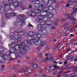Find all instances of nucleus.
Returning a JSON list of instances; mask_svg holds the SVG:
<instances>
[{
  "mask_svg": "<svg viewBox=\"0 0 77 77\" xmlns=\"http://www.w3.org/2000/svg\"><path fill=\"white\" fill-rule=\"evenodd\" d=\"M32 41L33 42V43L35 45H40V47H44L46 44L45 41L42 42L41 39L35 38L31 40H29L28 41H24L23 43H21L20 41H18V42H14L13 43L11 44V46H12V45H15H15L17 44V45H19V46H20L21 45H31L32 44Z\"/></svg>",
  "mask_w": 77,
  "mask_h": 77,
  "instance_id": "f257e3e1",
  "label": "nucleus"
},
{
  "mask_svg": "<svg viewBox=\"0 0 77 77\" xmlns=\"http://www.w3.org/2000/svg\"><path fill=\"white\" fill-rule=\"evenodd\" d=\"M12 69H14L15 70H16V69H17V67L15 66L12 67Z\"/></svg>",
  "mask_w": 77,
  "mask_h": 77,
  "instance_id": "4c0bfd02",
  "label": "nucleus"
},
{
  "mask_svg": "<svg viewBox=\"0 0 77 77\" xmlns=\"http://www.w3.org/2000/svg\"><path fill=\"white\" fill-rule=\"evenodd\" d=\"M42 53H41V51H39V54L38 55V56H41L42 55Z\"/></svg>",
  "mask_w": 77,
  "mask_h": 77,
  "instance_id": "58836bf2",
  "label": "nucleus"
},
{
  "mask_svg": "<svg viewBox=\"0 0 77 77\" xmlns=\"http://www.w3.org/2000/svg\"><path fill=\"white\" fill-rule=\"evenodd\" d=\"M70 20H71L72 21V22H74V21H75V19L73 17H72Z\"/></svg>",
  "mask_w": 77,
  "mask_h": 77,
  "instance_id": "bb28decb",
  "label": "nucleus"
},
{
  "mask_svg": "<svg viewBox=\"0 0 77 77\" xmlns=\"http://www.w3.org/2000/svg\"><path fill=\"white\" fill-rule=\"evenodd\" d=\"M5 16L7 18H9L10 17V14L8 13H7L5 14Z\"/></svg>",
  "mask_w": 77,
  "mask_h": 77,
  "instance_id": "4be33fe9",
  "label": "nucleus"
},
{
  "mask_svg": "<svg viewBox=\"0 0 77 77\" xmlns=\"http://www.w3.org/2000/svg\"><path fill=\"white\" fill-rule=\"evenodd\" d=\"M45 57H47L48 56H50V55L49 54L46 53L45 54Z\"/></svg>",
  "mask_w": 77,
  "mask_h": 77,
  "instance_id": "72a5a7b5",
  "label": "nucleus"
},
{
  "mask_svg": "<svg viewBox=\"0 0 77 77\" xmlns=\"http://www.w3.org/2000/svg\"><path fill=\"white\" fill-rule=\"evenodd\" d=\"M4 54V52L3 51H0V54Z\"/></svg>",
  "mask_w": 77,
  "mask_h": 77,
  "instance_id": "a19ab883",
  "label": "nucleus"
},
{
  "mask_svg": "<svg viewBox=\"0 0 77 77\" xmlns=\"http://www.w3.org/2000/svg\"><path fill=\"white\" fill-rule=\"evenodd\" d=\"M53 67H54V68H59V67L58 66H56V65H54L53 66Z\"/></svg>",
  "mask_w": 77,
  "mask_h": 77,
  "instance_id": "c85d7f7f",
  "label": "nucleus"
},
{
  "mask_svg": "<svg viewBox=\"0 0 77 77\" xmlns=\"http://www.w3.org/2000/svg\"><path fill=\"white\" fill-rule=\"evenodd\" d=\"M60 69H53V70H54V71H58V70Z\"/></svg>",
  "mask_w": 77,
  "mask_h": 77,
  "instance_id": "ea45409f",
  "label": "nucleus"
},
{
  "mask_svg": "<svg viewBox=\"0 0 77 77\" xmlns=\"http://www.w3.org/2000/svg\"><path fill=\"white\" fill-rule=\"evenodd\" d=\"M75 76V74L73 73L72 74L71 77H74Z\"/></svg>",
  "mask_w": 77,
  "mask_h": 77,
  "instance_id": "c03bdc74",
  "label": "nucleus"
},
{
  "mask_svg": "<svg viewBox=\"0 0 77 77\" xmlns=\"http://www.w3.org/2000/svg\"><path fill=\"white\" fill-rule=\"evenodd\" d=\"M10 3H8L6 2H3L2 3V5H3L4 7H1L0 8V12L1 14H4L5 12H6L8 11L6 8L9 7L11 8V6L14 7V8H17L19 6L21 5L22 2L20 1V0H14V4H13V1L12 0H8ZM22 1V0H20Z\"/></svg>",
  "mask_w": 77,
  "mask_h": 77,
  "instance_id": "f03ea898",
  "label": "nucleus"
},
{
  "mask_svg": "<svg viewBox=\"0 0 77 77\" xmlns=\"http://www.w3.org/2000/svg\"><path fill=\"white\" fill-rule=\"evenodd\" d=\"M60 45V43L57 46V48H58L59 47V46Z\"/></svg>",
  "mask_w": 77,
  "mask_h": 77,
  "instance_id": "79ce46f5",
  "label": "nucleus"
},
{
  "mask_svg": "<svg viewBox=\"0 0 77 77\" xmlns=\"http://www.w3.org/2000/svg\"><path fill=\"white\" fill-rule=\"evenodd\" d=\"M62 63H63L62 62H60L59 63V65H61V64H62Z\"/></svg>",
  "mask_w": 77,
  "mask_h": 77,
  "instance_id": "0e129e2a",
  "label": "nucleus"
},
{
  "mask_svg": "<svg viewBox=\"0 0 77 77\" xmlns=\"http://www.w3.org/2000/svg\"><path fill=\"white\" fill-rule=\"evenodd\" d=\"M46 60H48L49 62H53L54 60V58L53 57H51L50 58H48L47 57L46 58Z\"/></svg>",
  "mask_w": 77,
  "mask_h": 77,
  "instance_id": "f3484780",
  "label": "nucleus"
},
{
  "mask_svg": "<svg viewBox=\"0 0 77 77\" xmlns=\"http://www.w3.org/2000/svg\"><path fill=\"white\" fill-rule=\"evenodd\" d=\"M53 37H51V38H50V41H52V40H53Z\"/></svg>",
  "mask_w": 77,
  "mask_h": 77,
  "instance_id": "49530a36",
  "label": "nucleus"
},
{
  "mask_svg": "<svg viewBox=\"0 0 77 77\" xmlns=\"http://www.w3.org/2000/svg\"><path fill=\"white\" fill-rule=\"evenodd\" d=\"M70 6L69 4H67L66 5V7H69Z\"/></svg>",
  "mask_w": 77,
  "mask_h": 77,
  "instance_id": "a18cd8bd",
  "label": "nucleus"
},
{
  "mask_svg": "<svg viewBox=\"0 0 77 77\" xmlns=\"http://www.w3.org/2000/svg\"><path fill=\"white\" fill-rule=\"evenodd\" d=\"M17 33L20 36H23L24 35L25 36H29V33H24V32L23 31V29L21 28H19L18 30H17Z\"/></svg>",
  "mask_w": 77,
  "mask_h": 77,
  "instance_id": "6e6552de",
  "label": "nucleus"
},
{
  "mask_svg": "<svg viewBox=\"0 0 77 77\" xmlns=\"http://www.w3.org/2000/svg\"><path fill=\"white\" fill-rule=\"evenodd\" d=\"M28 8H29V9H32V5H28Z\"/></svg>",
  "mask_w": 77,
  "mask_h": 77,
  "instance_id": "2f4dec72",
  "label": "nucleus"
},
{
  "mask_svg": "<svg viewBox=\"0 0 77 77\" xmlns=\"http://www.w3.org/2000/svg\"><path fill=\"white\" fill-rule=\"evenodd\" d=\"M60 48H61V49H63V45H61L60 46Z\"/></svg>",
  "mask_w": 77,
  "mask_h": 77,
  "instance_id": "f704fd0d",
  "label": "nucleus"
},
{
  "mask_svg": "<svg viewBox=\"0 0 77 77\" xmlns=\"http://www.w3.org/2000/svg\"><path fill=\"white\" fill-rule=\"evenodd\" d=\"M58 34H59V35H61V34H62L61 33H60V31H58Z\"/></svg>",
  "mask_w": 77,
  "mask_h": 77,
  "instance_id": "774afa93",
  "label": "nucleus"
},
{
  "mask_svg": "<svg viewBox=\"0 0 77 77\" xmlns=\"http://www.w3.org/2000/svg\"><path fill=\"white\" fill-rule=\"evenodd\" d=\"M37 29L38 30V32H41L40 34H38L36 35V36L38 38H42V35L43 36H47V33H44L45 30L47 29L44 27V26L42 25L38 24L37 25Z\"/></svg>",
  "mask_w": 77,
  "mask_h": 77,
  "instance_id": "39448f33",
  "label": "nucleus"
},
{
  "mask_svg": "<svg viewBox=\"0 0 77 77\" xmlns=\"http://www.w3.org/2000/svg\"><path fill=\"white\" fill-rule=\"evenodd\" d=\"M71 72V71H68L66 72L64 74H66V73H67L68 72Z\"/></svg>",
  "mask_w": 77,
  "mask_h": 77,
  "instance_id": "13d9d810",
  "label": "nucleus"
},
{
  "mask_svg": "<svg viewBox=\"0 0 77 77\" xmlns=\"http://www.w3.org/2000/svg\"><path fill=\"white\" fill-rule=\"evenodd\" d=\"M69 51H70V48H69L66 51V52H69Z\"/></svg>",
  "mask_w": 77,
  "mask_h": 77,
  "instance_id": "3c124183",
  "label": "nucleus"
},
{
  "mask_svg": "<svg viewBox=\"0 0 77 77\" xmlns=\"http://www.w3.org/2000/svg\"><path fill=\"white\" fill-rule=\"evenodd\" d=\"M14 39L17 40H21V38L20 35H17L14 36Z\"/></svg>",
  "mask_w": 77,
  "mask_h": 77,
  "instance_id": "dca6fc26",
  "label": "nucleus"
},
{
  "mask_svg": "<svg viewBox=\"0 0 77 77\" xmlns=\"http://www.w3.org/2000/svg\"><path fill=\"white\" fill-rule=\"evenodd\" d=\"M27 45H26V46L24 45V46H25V47H28V50H24L23 49H22V50H23V51H20V54H26V51H28V50H29V46H28Z\"/></svg>",
  "mask_w": 77,
  "mask_h": 77,
  "instance_id": "4468645a",
  "label": "nucleus"
},
{
  "mask_svg": "<svg viewBox=\"0 0 77 77\" xmlns=\"http://www.w3.org/2000/svg\"><path fill=\"white\" fill-rule=\"evenodd\" d=\"M18 72H20V73H21V72H21V71H20V69L19 70Z\"/></svg>",
  "mask_w": 77,
  "mask_h": 77,
  "instance_id": "69168bd1",
  "label": "nucleus"
},
{
  "mask_svg": "<svg viewBox=\"0 0 77 77\" xmlns=\"http://www.w3.org/2000/svg\"><path fill=\"white\" fill-rule=\"evenodd\" d=\"M39 71H40V72H43V70L41 69Z\"/></svg>",
  "mask_w": 77,
  "mask_h": 77,
  "instance_id": "338daca9",
  "label": "nucleus"
},
{
  "mask_svg": "<svg viewBox=\"0 0 77 77\" xmlns=\"http://www.w3.org/2000/svg\"><path fill=\"white\" fill-rule=\"evenodd\" d=\"M8 55L7 54L6 55L4 54V57H1L2 58V60L1 61H0V63H5V60H7L8 58H10L11 57V53L9 52V51H8Z\"/></svg>",
  "mask_w": 77,
  "mask_h": 77,
  "instance_id": "0eeeda50",
  "label": "nucleus"
},
{
  "mask_svg": "<svg viewBox=\"0 0 77 77\" xmlns=\"http://www.w3.org/2000/svg\"><path fill=\"white\" fill-rule=\"evenodd\" d=\"M76 45H77V42L75 43L74 44V46H76Z\"/></svg>",
  "mask_w": 77,
  "mask_h": 77,
  "instance_id": "4d7b16f0",
  "label": "nucleus"
},
{
  "mask_svg": "<svg viewBox=\"0 0 77 77\" xmlns=\"http://www.w3.org/2000/svg\"><path fill=\"white\" fill-rule=\"evenodd\" d=\"M48 23H44V24H42V26L44 28H46L47 29V28L46 27H49L50 28H51V29H56V27L54 26H53L52 27H51V24H48Z\"/></svg>",
  "mask_w": 77,
  "mask_h": 77,
  "instance_id": "9d476101",
  "label": "nucleus"
},
{
  "mask_svg": "<svg viewBox=\"0 0 77 77\" xmlns=\"http://www.w3.org/2000/svg\"><path fill=\"white\" fill-rule=\"evenodd\" d=\"M76 61H77V58H76L74 60V62H76Z\"/></svg>",
  "mask_w": 77,
  "mask_h": 77,
  "instance_id": "bf43d9fd",
  "label": "nucleus"
},
{
  "mask_svg": "<svg viewBox=\"0 0 77 77\" xmlns=\"http://www.w3.org/2000/svg\"><path fill=\"white\" fill-rule=\"evenodd\" d=\"M1 67H2V68H3L5 67V65H2L1 66Z\"/></svg>",
  "mask_w": 77,
  "mask_h": 77,
  "instance_id": "de8ad7c7",
  "label": "nucleus"
},
{
  "mask_svg": "<svg viewBox=\"0 0 77 77\" xmlns=\"http://www.w3.org/2000/svg\"><path fill=\"white\" fill-rule=\"evenodd\" d=\"M77 41V40L76 39L73 40L72 41V42H74V41Z\"/></svg>",
  "mask_w": 77,
  "mask_h": 77,
  "instance_id": "6e6d98bb",
  "label": "nucleus"
},
{
  "mask_svg": "<svg viewBox=\"0 0 77 77\" xmlns=\"http://www.w3.org/2000/svg\"><path fill=\"white\" fill-rule=\"evenodd\" d=\"M76 13H77V11H76V10H75V11H73L72 12V14H71V15H72V14H75Z\"/></svg>",
  "mask_w": 77,
  "mask_h": 77,
  "instance_id": "c756f323",
  "label": "nucleus"
},
{
  "mask_svg": "<svg viewBox=\"0 0 77 77\" xmlns=\"http://www.w3.org/2000/svg\"><path fill=\"white\" fill-rule=\"evenodd\" d=\"M42 10L37 9H34L33 10V11H30L28 13V15L29 16H32V17H35L36 16V14H34V15H33V14H41V12H42L41 11Z\"/></svg>",
  "mask_w": 77,
  "mask_h": 77,
  "instance_id": "423d86ee",
  "label": "nucleus"
},
{
  "mask_svg": "<svg viewBox=\"0 0 77 77\" xmlns=\"http://www.w3.org/2000/svg\"><path fill=\"white\" fill-rule=\"evenodd\" d=\"M15 49L17 51H20L21 49H23L24 50H27L28 49V47H26L25 46H21L20 47V46L16 45L15 46Z\"/></svg>",
  "mask_w": 77,
  "mask_h": 77,
  "instance_id": "1a4fd4ad",
  "label": "nucleus"
},
{
  "mask_svg": "<svg viewBox=\"0 0 77 77\" xmlns=\"http://www.w3.org/2000/svg\"><path fill=\"white\" fill-rule=\"evenodd\" d=\"M33 63H32L31 61H29L28 62V64H29V65H31V64H32V65L33 66Z\"/></svg>",
  "mask_w": 77,
  "mask_h": 77,
  "instance_id": "e433bc0d",
  "label": "nucleus"
},
{
  "mask_svg": "<svg viewBox=\"0 0 77 77\" xmlns=\"http://www.w3.org/2000/svg\"><path fill=\"white\" fill-rule=\"evenodd\" d=\"M28 27H31L32 28H33V25H32V24H30V23L28 24Z\"/></svg>",
  "mask_w": 77,
  "mask_h": 77,
  "instance_id": "cd10ccee",
  "label": "nucleus"
},
{
  "mask_svg": "<svg viewBox=\"0 0 77 77\" xmlns=\"http://www.w3.org/2000/svg\"><path fill=\"white\" fill-rule=\"evenodd\" d=\"M69 23H67L64 24L63 26H64V27H66L67 26H69Z\"/></svg>",
  "mask_w": 77,
  "mask_h": 77,
  "instance_id": "aec40b11",
  "label": "nucleus"
},
{
  "mask_svg": "<svg viewBox=\"0 0 77 77\" xmlns=\"http://www.w3.org/2000/svg\"><path fill=\"white\" fill-rule=\"evenodd\" d=\"M28 33V35L31 36H30L31 38H33V36H35V35L33 34L34 32L32 31H29Z\"/></svg>",
  "mask_w": 77,
  "mask_h": 77,
  "instance_id": "2eb2a0df",
  "label": "nucleus"
},
{
  "mask_svg": "<svg viewBox=\"0 0 77 77\" xmlns=\"http://www.w3.org/2000/svg\"><path fill=\"white\" fill-rule=\"evenodd\" d=\"M75 0H69L68 2V3H70L71 5H73L74 2Z\"/></svg>",
  "mask_w": 77,
  "mask_h": 77,
  "instance_id": "6ab92c4d",
  "label": "nucleus"
},
{
  "mask_svg": "<svg viewBox=\"0 0 77 77\" xmlns=\"http://www.w3.org/2000/svg\"><path fill=\"white\" fill-rule=\"evenodd\" d=\"M56 41H57V40L56 39H54V42H56Z\"/></svg>",
  "mask_w": 77,
  "mask_h": 77,
  "instance_id": "052dcab7",
  "label": "nucleus"
},
{
  "mask_svg": "<svg viewBox=\"0 0 77 77\" xmlns=\"http://www.w3.org/2000/svg\"><path fill=\"white\" fill-rule=\"evenodd\" d=\"M48 0V2L46 3V2L44 1V5H47L48 4H49V5H51L53 4V1L51 0Z\"/></svg>",
  "mask_w": 77,
  "mask_h": 77,
  "instance_id": "ddd939ff",
  "label": "nucleus"
},
{
  "mask_svg": "<svg viewBox=\"0 0 77 77\" xmlns=\"http://www.w3.org/2000/svg\"><path fill=\"white\" fill-rule=\"evenodd\" d=\"M69 37H70V38H74V37H75V35L72 34H70Z\"/></svg>",
  "mask_w": 77,
  "mask_h": 77,
  "instance_id": "393cba45",
  "label": "nucleus"
},
{
  "mask_svg": "<svg viewBox=\"0 0 77 77\" xmlns=\"http://www.w3.org/2000/svg\"><path fill=\"white\" fill-rule=\"evenodd\" d=\"M38 58L39 59H40L41 60V59H42V57L41 56H39L38 57Z\"/></svg>",
  "mask_w": 77,
  "mask_h": 77,
  "instance_id": "864d4df0",
  "label": "nucleus"
},
{
  "mask_svg": "<svg viewBox=\"0 0 77 77\" xmlns=\"http://www.w3.org/2000/svg\"><path fill=\"white\" fill-rule=\"evenodd\" d=\"M67 61H65L64 62V65H66L67 64Z\"/></svg>",
  "mask_w": 77,
  "mask_h": 77,
  "instance_id": "37998d69",
  "label": "nucleus"
},
{
  "mask_svg": "<svg viewBox=\"0 0 77 77\" xmlns=\"http://www.w3.org/2000/svg\"><path fill=\"white\" fill-rule=\"evenodd\" d=\"M25 75H29V74H30V72H25L24 73Z\"/></svg>",
  "mask_w": 77,
  "mask_h": 77,
  "instance_id": "a878e982",
  "label": "nucleus"
},
{
  "mask_svg": "<svg viewBox=\"0 0 77 77\" xmlns=\"http://www.w3.org/2000/svg\"><path fill=\"white\" fill-rule=\"evenodd\" d=\"M71 14L70 15H69L67 17V19L68 20H71V19L72 17H71Z\"/></svg>",
  "mask_w": 77,
  "mask_h": 77,
  "instance_id": "b1692460",
  "label": "nucleus"
},
{
  "mask_svg": "<svg viewBox=\"0 0 77 77\" xmlns=\"http://www.w3.org/2000/svg\"><path fill=\"white\" fill-rule=\"evenodd\" d=\"M21 69L22 70L23 72H25V71H26V70H24V68L23 67L22 68H21Z\"/></svg>",
  "mask_w": 77,
  "mask_h": 77,
  "instance_id": "c9c22d12",
  "label": "nucleus"
},
{
  "mask_svg": "<svg viewBox=\"0 0 77 77\" xmlns=\"http://www.w3.org/2000/svg\"><path fill=\"white\" fill-rule=\"evenodd\" d=\"M10 14L11 15L12 17H14V16H16V15H17L16 13H14L11 12V13Z\"/></svg>",
  "mask_w": 77,
  "mask_h": 77,
  "instance_id": "412c9836",
  "label": "nucleus"
},
{
  "mask_svg": "<svg viewBox=\"0 0 77 77\" xmlns=\"http://www.w3.org/2000/svg\"><path fill=\"white\" fill-rule=\"evenodd\" d=\"M38 18L36 19L37 21L40 23H42V21H43V20H44V17L41 16H38Z\"/></svg>",
  "mask_w": 77,
  "mask_h": 77,
  "instance_id": "9b49d317",
  "label": "nucleus"
},
{
  "mask_svg": "<svg viewBox=\"0 0 77 77\" xmlns=\"http://www.w3.org/2000/svg\"><path fill=\"white\" fill-rule=\"evenodd\" d=\"M43 77H47V76L45 75V74H44V75H42Z\"/></svg>",
  "mask_w": 77,
  "mask_h": 77,
  "instance_id": "09e8293b",
  "label": "nucleus"
},
{
  "mask_svg": "<svg viewBox=\"0 0 77 77\" xmlns=\"http://www.w3.org/2000/svg\"><path fill=\"white\" fill-rule=\"evenodd\" d=\"M66 17H68L69 15H70V14H69V13H67L66 14Z\"/></svg>",
  "mask_w": 77,
  "mask_h": 77,
  "instance_id": "603ef678",
  "label": "nucleus"
},
{
  "mask_svg": "<svg viewBox=\"0 0 77 77\" xmlns=\"http://www.w3.org/2000/svg\"><path fill=\"white\" fill-rule=\"evenodd\" d=\"M47 71H48V72H50L51 71V70L49 69H47Z\"/></svg>",
  "mask_w": 77,
  "mask_h": 77,
  "instance_id": "5fc2aeb1",
  "label": "nucleus"
},
{
  "mask_svg": "<svg viewBox=\"0 0 77 77\" xmlns=\"http://www.w3.org/2000/svg\"><path fill=\"white\" fill-rule=\"evenodd\" d=\"M18 17L19 18H18L17 20V22H14L13 23L14 25L15 26H16V25H17L18 23L19 22H20L21 24L20 25V26L21 27H23V26H24V25H25L26 24V22H25V17H24V16H23V15L20 14L19 16H18Z\"/></svg>",
  "mask_w": 77,
  "mask_h": 77,
  "instance_id": "20e7f679",
  "label": "nucleus"
},
{
  "mask_svg": "<svg viewBox=\"0 0 77 77\" xmlns=\"http://www.w3.org/2000/svg\"><path fill=\"white\" fill-rule=\"evenodd\" d=\"M1 25H2V26H5V23L4 22H2L1 23Z\"/></svg>",
  "mask_w": 77,
  "mask_h": 77,
  "instance_id": "473e14b6",
  "label": "nucleus"
},
{
  "mask_svg": "<svg viewBox=\"0 0 77 77\" xmlns=\"http://www.w3.org/2000/svg\"><path fill=\"white\" fill-rule=\"evenodd\" d=\"M25 59H29V57H27V56H26V57H25Z\"/></svg>",
  "mask_w": 77,
  "mask_h": 77,
  "instance_id": "680f3d73",
  "label": "nucleus"
},
{
  "mask_svg": "<svg viewBox=\"0 0 77 77\" xmlns=\"http://www.w3.org/2000/svg\"><path fill=\"white\" fill-rule=\"evenodd\" d=\"M30 67L27 66V67H25V69H26V70H28V69H30Z\"/></svg>",
  "mask_w": 77,
  "mask_h": 77,
  "instance_id": "7c9ffc66",
  "label": "nucleus"
},
{
  "mask_svg": "<svg viewBox=\"0 0 77 77\" xmlns=\"http://www.w3.org/2000/svg\"><path fill=\"white\" fill-rule=\"evenodd\" d=\"M52 67V66L51 65H50V66H48L49 68H51V67Z\"/></svg>",
  "mask_w": 77,
  "mask_h": 77,
  "instance_id": "e2e57ef3",
  "label": "nucleus"
},
{
  "mask_svg": "<svg viewBox=\"0 0 77 77\" xmlns=\"http://www.w3.org/2000/svg\"><path fill=\"white\" fill-rule=\"evenodd\" d=\"M38 66V65L36 64H34V63H32V66H31V67H33V68H32L30 69V71H33L36 69V68H37Z\"/></svg>",
  "mask_w": 77,
  "mask_h": 77,
  "instance_id": "f8f14e48",
  "label": "nucleus"
},
{
  "mask_svg": "<svg viewBox=\"0 0 77 77\" xmlns=\"http://www.w3.org/2000/svg\"><path fill=\"white\" fill-rule=\"evenodd\" d=\"M33 75L34 76H37L38 75L37 74L35 73L33 74Z\"/></svg>",
  "mask_w": 77,
  "mask_h": 77,
  "instance_id": "8fccbe9b",
  "label": "nucleus"
},
{
  "mask_svg": "<svg viewBox=\"0 0 77 77\" xmlns=\"http://www.w3.org/2000/svg\"><path fill=\"white\" fill-rule=\"evenodd\" d=\"M46 59H42L41 60L39 61V63H41V62H46L47 61H46Z\"/></svg>",
  "mask_w": 77,
  "mask_h": 77,
  "instance_id": "5701e85b",
  "label": "nucleus"
},
{
  "mask_svg": "<svg viewBox=\"0 0 77 77\" xmlns=\"http://www.w3.org/2000/svg\"><path fill=\"white\" fill-rule=\"evenodd\" d=\"M35 8L36 9H39L40 8L42 9H47L46 10H44L43 11V12H46L47 14L46 15V17L47 18H48L49 20H45L44 21V22L45 23H48V24H51L52 22L54 21V18L53 17V14L52 13H50L48 12V11H50L49 12H51V10L50 9H53V8L51 7H45L44 5L41 4L39 6H35Z\"/></svg>",
  "mask_w": 77,
  "mask_h": 77,
  "instance_id": "7ed1b4c3",
  "label": "nucleus"
},
{
  "mask_svg": "<svg viewBox=\"0 0 77 77\" xmlns=\"http://www.w3.org/2000/svg\"><path fill=\"white\" fill-rule=\"evenodd\" d=\"M9 36L10 38H12L14 36H15V35L14 34V32H11L10 33Z\"/></svg>",
  "mask_w": 77,
  "mask_h": 77,
  "instance_id": "a211bd4d",
  "label": "nucleus"
}]
</instances>
